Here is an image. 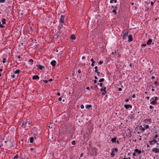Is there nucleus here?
<instances>
[{"instance_id": "f257e3e1", "label": "nucleus", "mask_w": 159, "mask_h": 159, "mask_svg": "<svg viewBox=\"0 0 159 159\" xmlns=\"http://www.w3.org/2000/svg\"><path fill=\"white\" fill-rule=\"evenodd\" d=\"M118 151V149L116 148H112L111 149V157H113L115 156L116 153Z\"/></svg>"}, {"instance_id": "f03ea898", "label": "nucleus", "mask_w": 159, "mask_h": 159, "mask_svg": "<svg viewBox=\"0 0 159 159\" xmlns=\"http://www.w3.org/2000/svg\"><path fill=\"white\" fill-rule=\"evenodd\" d=\"M106 88L105 87H102V88L100 89V91L102 92V94L104 95L106 93Z\"/></svg>"}, {"instance_id": "7ed1b4c3", "label": "nucleus", "mask_w": 159, "mask_h": 159, "mask_svg": "<svg viewBox=\"0 0 159 159\" xmlns=\"http://www.w3.org/2000/svg\"><path fill=\"white\" fill-rule=\"evenodd\" d=\"M148 142L150 145H154L157 142V141L155 140V139H153L152 140L149 141Z\"/></svg>"}, {"instance_id": "20e7f679", "label": "nucleus", "mask_w": 159, "mask_h": 159, "mask_svg": "<svg viewBox=\"0 0 159 159\" xmlns=\"http://www.w3.org/2000/svg\"><path fill=\"white\" fill-rule=\"evenodd\" d=\"M65 16L64 15H61L60 18L59 22L60 23H63L64 21Z\"/></svg>"}, {"instance_id": "39448f33", "label": "nucleus", "mask_w": 159, "mask_h": 159, "mask_svg": "<svg viewBox=\"0 0 159 159\" xmlns=\"http://www.w3.org/2000/svg\"><path fill=\"white\" fill-rule=\"evenodd\" d=\"M144 121L145 123L148 124L152 123L151 119V118L146 119L144 120Z\"/></svg>"}, {"instance_id": "423d86ee", "label": "nucleus", "mask_w": 159, "mask_h": 159, "mask_svg": "<svg viewBox=\"0 0 159 159\" xmlns=\"http://www.w3.org/2000/svg\"><path fill=\"white\" fill-rule=\"evenodd\" d=\"M152 151L156 153H158L159 152V149L157 148H154L152 149Z\"/></svg>"}, {"instance_id": "0eeeda50", "label": "nucleus", "mask_w": 159, "mask_h": 159, "mask_svg": "<svg viewBox=\"0 0 159 159\" xmlns=\"http://www.w3.org/2000/svg\"><path fill=\"white\" fill-rule=\"evenodd\" d=\"M128 41L129 42H131L133 40V36L131 34L129 35L128 36Z\"/></svg>"}, {"instance_id": "6e6552de", "label": "nucleus", "mask_w": 159, "mask_h": 159, "mask_svg": "<svg viewBox=\"0 0 159 159\" xmlns=\"http://www.w3.org/2000/svg\"><path fill=\"white\" fill-rule=\"evenodd\" d=\"M37 66L40 70H42L44 68V67L43 66L40 65H37Z\"/></svg>"}, {"instance_id": "1a4fd4ad", "label": "nucleus", "mask_w": 159, "mask_h": 159, "mask_svg": "<svg viewBox=\"0 0 159 159\" xmlns=\"http://www.w3.org/2000/svg\"><path fill=\"white\" fill-rule=\"evenodd\" d=\"M128 33H125L123 34L122 36V39L123 40H125L126 39L127 37V36Z\"/></svg>"}, {"instance_id": "9d476101", "label": "nucleus", "mask_w": 159, "mask_h": 159, "mask_svg": "<svg viewBox=\"0 0 159 159\" xmlns=\"http://www.w3.org/2000/svg\"><path fill=\"white\" fill-rule=\"evenodd\" d=\"M124 107L126 109H129V108H132V106H131L130 105H127V104L125 105Z\"/></svg>"}, {"instance_id": "9b49d317", "label": "nucleus", "mask_w": 159, "mask_h": 159, "mask_svg": "<svg viewBox=\"0 0 159 159\" xmlns=\"http://www.w3.org/2000/svg\"><path fill=\"white\" fill-rule=\"evenodd\" d=\"M56 62L55 60H52L51 62V64L52 65V66H54L56 65Z\"/></svg>"}, {"instance_id": "f8f14e48", "label": "nucleus", "mask_w": 159, "mask_h": 159, "mask_svg": "<svg viewBox=\"0 0 159 159\" xmlns=\"http://www.w3.org/2000/svg\"><path fill=\"white\" fill-rule=\"evenodd\" d=\"M27 124V122L23 121L22 123V126L23 128H25L26 127Z\"/></svg>"}, {"instance_id": "ddd939ff", "label": "nucleus", "mask_w": 159, "mask_h": 159, "mask_svg": "<svg viewBox=\"0 0 159 159\" xmlns=\"http://www.w3.org/2000/svg\"><path fill=\"white\" fill-rule=\"evenodd\" d=\"M139 130L141 131L142 132H143L145 131L144 127H143L142 125H140L139 126Z\"/></svg>"}, {"instance_id": "4468645a", "label": "nucleus", "mask_w": 159, "mask_h": 159, "mask_svg": "<svg viewBox=\"0 0 159 159\" xmlns=\"http://www.w3.org/2000/svg\"><path fill=\"white\" fill-rule=\"evenodd\" d=\"M32 79L34 80L38 79L39 80V77L37 75H34L32 77Z\"/></svg>"}, {"instance_id": "2eb2a0df", "label": "nucleus", "mask_w": 159, "mask_h": 159, "mask_svg": "<svg viewBox=\"0 0 159 159\" xmlns=\"http://www.w3.org/2000/svg\"><path fill=\"white\" fill-rule=\"evenodd\" d=\"M116 139L117 138L116 137H114V138H112L111 139V141L112 143H114L116 142Z\"/></svg>"}, {"instance_id": "dca6fc26", "label": "nucleus", "mask_w": 159, "mask_h": 159, "mask_svg": "<svg viewBox=\"0 0 159 159\" xmlns=\"http://www.w3.org/2000/svg\"><path fill=\"white\" fill-rule=\"evenodd\" d=\"M152 42V40L151 39H149L147 43V44L148 45H150Z\"/></svg>"}, {"instance_id": "f3484780", "label": "nucleus", "mask_w": 159, "mask_h": 159, "mask_svg": "<svg viewBox=\"0 0 159 159\" xmlns=\"http://www.w3.org/2000/svg\"><path fill=\"white\" fill-rule=\"evenodd\" d=\"M134 151L135 152H137L139 154H140L141 153V150H139L138 149H135V150H134Z\"/></svg>"}, {"instance_id": "a211bd4d", "label": "nucleus", "mask_w": 159, "mask_h": 159, "mask_svg": "<svg viewBox=\"0 0 159 159\" xmlns=\"http://www.w3.org/2000/svg\"><path fill=\"white\" fill-rule=\"evenodd\" d=\"M70 38L72 40H75L76 39V37L75 35L73 34L71 35L70 36Z\"/></svg>"}, {"instance_id": "6ab92c4d", "label": "nucleus", "mask_w": 159, "mask_h": 159, "mask_svg": "<svg viewBox=\"0 0 159 159\" xmlns=\"http://www.w3.org/2000/svg\"><path fill=\"white\" fill-rule=\"evenodd\" d=\"M6 20L5 18H3L2 20V22L3 25H4L6 24Z\"/></svg>"}, {"instance_id": "aec40b11", "label": "nucleus", "mask_w": 159, "mask_h": 159, "mask_svg": "<svg viewBox=\"0 0 159 159\" xmlns=\"http://www.w3.org/2000/svg\"><path fill=\"white\" fill-rule=\"evenodd\" d=\"M143 126L145 130L146 129H148L149 128V126L148 125H144Z\"/></svg>"}, {"instance_id": "412c9836", "label": "nucleus", "mask_w": 159, "mask_h": 159, "mask_svg": "<svg viewBox=\"0 0 159 159\" xmlns=\"http://www.w3.org/2000/svg\"><path fill=\"white\" fill-rule=\"evenodd\" d=\"M63 26V25L61 23H60V25L58 26V30H61V29L62 28V27Z\"/></svg>"}, {"instance_id": "4be33fe9", "label": "nucleus", "mask_w": 159, "mask_h": 159, "mask_svg": "<svg viewBox=\"0 0 159 159\" xmlns=\"http://www.w3.org/2000/svg\"><path fill=\"white\" fill-rule=\"evenodd\" d=\"M150 104L152 105H155L157 104V103L154 100L153 101L151 102Z\"/></svg>"}, {"instance_id": "5701e85b", "label": "nucleus", "mask_w": 159, "mask_h": 159, "mask_svg": "<svg viewBox=\"0 0 159 159\" xmlns=\"http://www.w3.org/2000/svg\"><path fill=\"white\" fill-rule=\"evenodd\" d=\"M20 72V70H17L14 72V73L15 74H19Z\"/></svg>"}, {"instance_id": "b1692460", "label": "nucleus", "mask_w": 159, "mask_h": 159, "mask_svg": "<svg viewBox=\"0 0 159 159\" xmlns=\"http://www.w3.org/2000/svg\"><path fill=\"white\" fill-rule=\"evenodd\" d=\"M112 12L114 14V15H116L117 13V12L116 11V9H114L112 11Z\"/></svg>"}, {"instance_id": "393cba45", "label": "nucleus", "mask_w": 159, "mask_h": 159, "mask_svg": "<svg viewBox=\"0 0 159 159\" xmlns=\"http://www.w3.org/2000/svg\"><path fill=\"white\" fill-rule=\"evenodd\" d=\"M29 62L30 63V64L31 65H32L33 64V60L32 59H30L29 60Z\"/></svg>"}, {"instance_id": "a878e982", "label": "nucleus", "mask_w": 159, "mask_h": 159, "mask_svg": "<svg viewBox=\"0 0 159 159\" xmlns=\"http://www.w3.org/2000/svg\"><path fill=\"white\" fill-rule=\"evenodd\" d=\"M34 138L33 137H31L30 139V142L32 143L33 142Z\"/></svg>"}, {"instance_id": "bb28decb", "label": "nucleus", "mask_w": 159, "mask_h": 159, "mask_svg": "<svg viewBox=\"0 0 159 159\" xmlns=\"http://www.w3.org/2000/svg\"><path fill=\"white\" fill-rule=\"evenodd\" d=\"M114 1L116 3L117 2V0H111L110 2V3H112Z\"/></svg>"}, {"instance_id": "cd10ccee", "label": "nucleus", "mask_w": 159, "mask_h": 159, "mask_svg": "<svg viewBox=\"0 0 159 159\" xmlns=\"http://www.w3.org/2000/svg\"><path fill=\"white\" fill-rule=\"evenodd\" d=\"M92 107V106L90 105H88L86 107V108H89Z\"/></svg>"}, {"instance_id": "c85d7f7f", "label": "nucleus", "mask_w": 159, "mask_h": 159, "mask_svg": "<svg viewBox=\"0 0 159 159\" xmlns=\"http://www.w3.org/2000/svg\"><path fill=\"white\" fill-rule=\"evenodd\" d=\"M104 78H101V79L99 80V82H102L104 81Z\"/></svg>"}, {"instance_id": "c756f323", "label": "nucleus", "mask_w": 159, "mask_h": 159, "mask_svg": "<svg viewBox=\"0 0 159 159\" xmlns=\"http://www.w3.org/2000/svg\"><path fill=\"white\" fill-rule=\"evenodd\" d=\"M4 26L2 24H1V22L0 21V28H4Z\"/></svg>"}, {"instance_id": "7c9ffc66", "label": "nucleus", "mask_w": 159, "mask_h": 159, "mask_svg": "<svg viewBox=\"0 0 159 159\" xmlns=\"http://www.w3.org/2000/svg\"><path fill=\"white\" fill-rule=\"evenodd\" d=\"M103 63L102 61H100L98 62V64L99 65L102 64Z\"/></svg>"}, {"instance_id": "2f4dec72", "label": "nucleus", "mask_w": 159, "mask_h": 159, "mask_svg": "<svg viewBox=\"0 0 159 159\" xmlns=\"http://www.w3.org/2000/svg\"><path fill=\"white\" fill-rule=\"evenodd\" d=\"M158 136L157 134H156V135L155 136L153 137V139H155V140H156L157 137H158Z\"/></svg>"}, {"instance_id": "473e14b6", "label": "nucleus", "mask_w": 159, "mask_h": 159, "mask_svg": "<svg viewBox=\"0 0 159 159\" xmlns=\"http://www.w3.org/2000/svg\"><path fill=\"white\" fill-rule=\"evenodd\" d=\"M90 61H91L92 63H94L95 61H94V60L93 58H91L90 60Z\"/></svg>"}, {"instance_id": "72a5a7b5", "label": "nucleus", "mask_w": 159, "mask_h": 159, "mask_svg": "<svg viewBox=\"0 0 159 159\" xmlns=\"http://www.w3.org/2000/svg\"><path fill=\"white\" fill-rule=\"evenodd\" d=\"M71 143L73 145H74L75 144V140L73 141Z\"/></svg>"}, {"instance_id": "f704fd0d", "label": "nucleus", "mask_w": 159, "mask_h": 159, "mask_svg": "<svg viewBox=\"0 0 159 159\" xmlns=\"http://www.w3.org/2000/svg\"><path fill=\"white\" fill-rule=\"evenodd\" d=\"M158 100V98L157 97H155L154 98V101L156 102Z\"/></svg>"}, {"instance_id": "c9c22d12", "label": "nucleus", "mask_w": 159, "mask_h": 159, "mask_svg": "<svg viewBox=\"0 0 159 159\" xmlns=\"http://www.w3.org/2000/svg\"><path fill=\"white\" fill-rule=\"evenodd\" d=\"M6 0H0V3H4Z\"/></svg>"}, {"instance_id": "e433bc0d", "label": "nucleus", "mask_w": 159, "mask_h": 159, "mask_svg": "<svg viewBox=\"0 0 159 159\" xmlns=\"http://www.w3.org/2000/svg\"><path fill=\"white\" fill-rule=\"evenodd\" d=\"M6 59L5 58H4L3 59V61H2V62L3 63H5L6 62Z\"/></svg>"}, {"instance_id": "4c0bfd02", "label": "nucleus", "mask_w": 159, "mask_h": 159, "mask_svg": "<svg viewBox=\"0 0 159 159\" xmlns=\"http://www.w3.org/2000/svg\"><path fill=\"white\" fill-rule=\"evenodd\" d=\"M111 7L113 8H114L115 9H116L117 8V7H114V6H111Z\"/></svg>"}, {"instance_id": "58836bf2", "label": "nucleus", "mask_w": 159, "mask_h": 159, "mask_svg": "<svg viewBox=\"0 0 159 159\" xmlns=\"http://www.w3.org/2000/svg\"><path fill=\"white\" fill-rule=\"evenodd\" d=\"M80 108H81L82 109L84 108V105H81L80 106Z\"/></svg>"}, {"instance_id": "ea45409f", "label": "nucleus", "mask_w": 159, "mask_h": 159, "mask_svg": "<svg viewBox=\"0 0 159 159\" xmlns=\"http://www.w3.org/2000/svg\"><path fill=\"white\" fill-rule=\"evenodd\" d=\"M18 157V156L17 155H16L14 157V159L17 158Z\"/></svg>"}, {"instance_id": "a19ab883", "label": "nucleus", "mask_w": 159, "mask_h": 159, "mask_svg": "<svg viewBox=\"0 0 159 159\" xmlns=\"http://www.w3.org/2000/svg\"><path fill=\"white\" fill-rule=\"evenodd\" d=\"M154 83L155 84H156L155 86H157V84H158L157 82V81H155V82H154Z\"/></svg>"}, {"instance_id": "79ce46f5", "label": "nucleus", "mask_w": 159, "mask_h": 159, "mask_svg": "<svg viewBox=\"0 0 159 159\" xmlns=\"http://www.w3.org/2000/svg\"><path fill=\"white\" fill-rule=\"evenodd\" d=\"M78 72L79 74H80L81 73V71L80 69H79L78 70Z\"/></svg>"}, {"instance_id": "37998d69", "label": "nucleus", "mask_w": 159, "mask_h": 159, "mask_svg": "<svg viewBox=\"0 0 159 159\" xmlns=\"http://www.w3.org/2000/svg\"><path fill=\"white\" fill-rule=\"evenodd\" d=\"M149 107L150 109H152V108H153V107L151 105H150Z\"/></svg>"}, {"instance_id": "c03bdc74", "label": "nucleus", "mask_w": 159, "mask_h": 159, "mask_svg": "<svg viewBox=\"0 0 159 159\" xmlns=\"http://www.w3.org/2000/svg\"><path fill=\"white\" fill-rule=\"evenodd\" d=\"M43 81L45 83H48V81L47 80H44Z\"/></svg>"}, {"instance_id": "a18cd8bd", "label": "nucleus", "mask_w": 159, "mask_h": 159, "mask_svg": "<svg viewBox=\"0 0 159 159\" xmlns=\"http://www.w3.org/2000/svg\"><path fill=\"white\" fill-rule=\"evenodd\" d=\"M133 156H136L137 155L136 154V153L135 152H134L133 154Z\"/></svg>"}, {"instance_id": "49530a36", "label": "nucleus", "mask_w": 159, "mask_h": 159, "mask_svg": "<svg viewBox=\"0 0 159 159\" xmlns=\"http://www.w3.org/2000/svg\"><path fill=\"white\" fill-rule=\"evenodd\" d=\"M146 44H147V43L146 44H142V45L143 46V47H145L146 46Z\"/></svg>"}, {"instance_id": "de8ad7c7", "label": "nucleus", "mask_w": 159, "mask_h": 159, "mask_svg": "<svg viewBox=\"0 0 159 159\" xmlns=\"http://www.w3.org/2000/svg\"><path fill=\"white\" fill-rule=\"evenodd\" d=\"M132 97L133 98H135V94H134L133 95Z\"/></svg>"}, {"instance_id": "09e8293b", "label": "nucleus", "mask_w": 159, "mask_h": 159, "mask_svg": "<svg viewBox=\"0 0 159 159\" xmlns=\"http://www.w3.org/2000/svg\"><path fill=\"white\" fill-rule=\"evenodd\" d=\"M11 77L12 78H15V76L14 75H11Z\"/></svg>"}, {"instance_id": "8fccbe9b", "label": "nucleus", "mask_w": 159, "mask_h": 159, "mask_svg": "<svg viewBox=\"0 0 159 159\" xmlns=\"http://www.w3.org/2000/svg\"><path fill=\"white\" fill-rule=\"evenodd\" d=\"M118 90L119 91H121L122 90V89L120 88H118Z\"/></svg>"}, {"instance_id": "3c124183", "label": "nucleus", "mask_w": 159, "mask_h": 159, "mask_svg": "<svg viewBox=\"0 0 159 159\" xmlns=\"http://www.w3.org/2000/svg\"><path fill=\"white\" fill-rule=\"evenodd\" d=\"M61 99H62L61 98V97H60L59 98L58 101H60L61 100Z\"/></svg>"}, {"instance_id": "603ef678", "label": "nucleus", "mask_w": 159, "mask_h": 159, "mask_svg": "<svg viewBox=\"0 0 159 159\" xmlns=\"http://www.w3.org/2000/svg\"><path fill=\"white\" fill-rule=\"evenodd\" d=\"M102 85H103V84H102V83H100L99 84V85H100V86L101 87H102Z\"/></svg>"}, {"instance_id": "864d4df0", "label": "nucleus", "mask_w": 159, "mask_h": 159, "mask_svg": "<svg viewBox=\"0 0 159 159\" xmlns=\"http://www.w3.org/2000/svg\"><path fill=\"white\" fill-rule=\"evenodd\" d=\"M27 122V124H28V125H29L31 123L30 121H28Z\"/></svg>"}, {"instance_id": "5fc2aeb1", "label": "nucleus", "mask_w": 159, "mask_h": 159, "mask_svg": "<svg viewBox=\"0 0 159 159\" xmlns=\"http://www.w3.org/2000/svg\"><path fill=\"white\" fill-rule=\"evenodd\" d=\"M146 98L147 99V100H149V98H150V97H148V96H147L146 97Z\"/></svg>"}, {"instance_id": "6e6d98bb", "label": "nucleus", "mask_w": 159, "mask_h": 159, "mask_svg": "<svg viewBox=\"0 0 159 159\" xmlns=\"http://www.w3.org/2000/svg\"><path fill=\"white\" fill-rule=\"evenodd\" d=\"M153 4H154V3L153 2H151V6H152L153 5Z\"/></svg>"}, {"instance_id": "4d7b16f0", "label": "nucleus", "mask_w": 159, "mask_h": 159, "mask_svg": "<svg viewBox=\"0 0 159 159\" xmlns=\"http://www.w3.org/2000/svg\"><path fill=\"white\" fill-rule=\"evenodd\" d=\"M53 80L52 79H51L49 80H48V81H52Z\"/></svg>"}, {"instance_id": "13d9d810", "label": "nucleus", "mask_w": 159, "mask_h": 159, "mask_svg": "<svg viewBox=\"0 0 159 159\" xmlns=\"http://www.w3.org/2000/svg\"><path fill=\"white\" fill-rule=\"evenodd\" d=\"M97 75H98V76H99V75L100 74V73L99 71H98V72H97Z\"/></svg>"}, {"instance_id": "bf43d9fd", "label": "nucleus", "mask_w": 159, "mask_h": 159, "mask_svg": "<svg viewBox=\"0 0 159 159\" xmlns=\"http://www.w3.org/2000/svg\"><path fill=\"white\" fill-rule=\"evenodd\" d=\"M91 66H94V63H92L91 64Z\"/></svg>"}, {"instance_id": "052dcab7", "label": "nucleus", "mask_w": 159, "mask_h": 159, "mask_svg": "<svg viewBox=\"0 0 159 159\" xmlns=\"http://www.w3.org/2000/svg\"><path fill=\"white\" fill-rule=\"evenodd\" d=\"M129 100L128 99H126L125 100V101L126 102H127L129 101Z\"/></svg>"}, {"instance_id": "680f3d73", "label": "nucleus", "mask_w": 159, "mask_h": 159, "mask_svg": "<svg viewBox=\"0 0 159 159\" xmlns=\"http://www.w3.org/2000/svg\"><path fill=\"white\" fill-rule=\"evenodd\" d=\"M57 95L59 96L60 95V93H58L57 94Z\"/></svg>"}, {"instance_id": "e2e57ef3", "label": "nucleus", "mask_w": 159, "mask_h": 159, "mask_svg": "<svg viewBox=\"0 0 159 159\" xmlns=\"http://www.w3.org/2000/svg\"><path fill=\"white\" fill-rule=\"evenodd\" d=\"M95 70H97L98 69V67L97 66H95L94 67Z\"/></svg>"}, {"instance_id": "0e129e2a", "label": "nucleus", "mask_w": 159, "mask_h": 159, "mask_svg": "<svg viewBox=\"0 0 159 159\" xmlns=\"http://www.w3.org/2000/svg\"><path fill=\"white\" fill-rule=\"evenodd\" d=\"M155 78V77L154 76H152V79H154Z\"/></svg>"}, {"instance_id": "69168bd1", "label": "nucleus", "mask_w": 159, "mask_h": 159, "mask_svg": "<svg viewBox=\"0 0 159 159\" xmlns=\"http://www.w3.org/2000/svg\"><path fill=\"white\" fill-rule=\"evenodd\" d=\"M95 72H96V73H97V72H98V69H97V70H95Z\"/></svg>"}, {"instance_id": "338daca9", "label": "nucleus", "mask_w": 159, "mask_h": 159, "mask_svg": "<svg viewBox=\"0 0 159 159\" xmlns=\"http://www.w3.org/2000/svg\"><path fill=\"white\" fill-rule=\"evenodd\" d=\"M83 156V153H81L80 155V157H81Z\"/></svg>"}, {"instance_id": "774afa93", "label": "nucleus", "mask_w": 159, "mask_h": 159, "mask_svg": "<svg viewBox=\"0 0 159 159\" xmlns=\"http://www.w3.org/2000/svg\"><path fill=\"white\" fill-rule=\"evenodd\" d=\"M94 83H97V80H94Z\"/></svg>"}]
</instances>
